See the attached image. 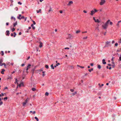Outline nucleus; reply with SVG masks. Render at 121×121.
Wrapping results in <instances>:
<instances>
[{"mask_svg":"<svg viewBox=\"0 0 121 121\" xmlns=\"http://www.w3.org/2000/svg\"><path fill=\"white\" fill-rule=\"evenodd\" d=\"M98 10L95 9L94 10H92L91 11V13H90V14L92 16L94 14L95 12H97Z\"/></svg>","mask_w":121,"mask_h":121,"instance_id":"1","label":"nucleus"},{"mask_svg":"<svg viewBox=\"0 0 121 121\" xmlns=\"http://www.w3.org/2000/svg\"><path fill=\"white\" fill-rule=\"evenodd\" d=\"M105 2L106 1L105 0H101V1L99 3V4L101 5H102L105 3Z\"/></svg>","mask_w":121,"mask_h":121,"instance_id":"2","label":"nucleus"},{"mask_svg":"<svg viewBox=\"0 0 121 121\" xmlns=\"http://www.w3.org/2000/svg\"><path fill=\"white\" fill-rule=\"evenodd\" d=\"M29 99L27 98L26 99L24 102L23 103L22 105L23 106H25L26 104L27 103V102L28 101Z\"/></svg>","mask_w":121,"mask_h":121,"instance_id":"3","label":"nucleus"},{"mask_svg":"<svg viewBox=\"0 0 121 121\" xmlns=\"http://www.w3.org/2000/svg\"><path fill=\"white\" fill-rule=\"evenodd\" d=\"M108 26L105 24H104L102 25V26L104 29H106L108 27Z\"/></svg>","mask_w":121,"mask_h":121,"instance_id":"4","label":"nucleus"},{"mask_svg":"<svg viewBox=\"0 0 121 121\" xmlns=\"http://www.w3.org/2000/svg\"><path fill=\"white\" fill-rule=\"evenodd\" d=\"M121 22V21H119L116 24V26L118 28H119L120 26V23Z\"/></svg>","mask_w":121,"mask_h":121,"instance_id":"5","label":"nucleus"},{"mask_svg":"<svg viewBox=\"0 0 121 121\" xmlns=\"http://www.w3.org/2000/svg\"><path fill=\"white\" fill-rule=\"evenodd\" d=\"M93 19L95 22H97L98 23H99L100 22V21L98 19H96L94 17H93Z\"/></svg>","mask_w":121,"mask_h":121,"instance_id":"6","label":"nucleus"},{"mask_svg":"<svg viewBox=\"0 0 121 121\" xmlns=\"http://www.w3.org/2000/svg\"><path fill=\"white\" fill-rule=\"evenodd\" d=\"M73 2L72 1H70L68 3V4L67 5H70L71 4H72Z\"/></svg>","mask_w":121,"mask_h":121,"instance_id":"7","label":"nucleus"},{"mask_svg":"<svg viewBox=\"0 0 121 121\" xmlns=\"http://www.w3.org/2000/svg\"><path fill=\"white\" fill-rule=\"evenodd\" d=\"M3 61L2 59H0V66H3V65H2V63Z\"/></svg>","mask_w":121,"mask_h":121,"instance_id":"8","label":"nucleus"},{"mask_svg":"<svg viewBox=\"0 0 121 121\" xmlns=\"http://www.w3.org/2000/svg\"><path fill=\"white\" fill-rule=\"evenodd\" d=\"M6 35L9 36V31L8 30H7L6 31Z\"/></svg>","mask_w":121,"mask_h":121,"instance_id":"9","label":"nucleus"},{"mask_svg":"<svg viewBox=\"0 0 121 121\" xmlns=\"http://www.w3.org/2000/svg\"><path fill=\"white\" fill-rule=\"evenodd\" d=\"M22 16L21 14H19L18 16H17V18L20 20L21 19V17H22Z\"/></svg>","mask_w":121,"mask_h":121,"instance_id":"10","label":"nucleus"},{"mask_svg":"<svg viewBox=\"0 0 121 121\" xmlns=\"http://www.w3.org/2000/svg\"><path fill=\"white\" fill-rule=\"evenodd\" d=\"M40 45L39 46L40 48H41L42 47V43L41 42H39Z\"/></svg>","mask_w":121,"mask_h":121,"instance_id":"11","label":"nucleus"},{"mask_svg":"<svg viewBox=\"0 0 121 121\" xmlns=\"http://www.w3.org/2000/svg\"><path fill=\"white\" fill-rule=\"evenodd\" d=\"M110 21V20H108V21H107L105 23V24L107 25L108 26V25L109 23V22Z\"/></svg>","mask_w":121,"mask_h":121,"instance_id":"12","label":"nucleus"},{"mask_svg":"<svg viewBox=\"0 0 121 121\" xmlns=\"http://www.w3.org/2000/svg\"><path fill=\"white\" fill-rule=\"evenodd\" d=\"M102 61L103 64H106V62L105 61V60L104 59H103Z\"/></svg>","mask_w":121,"mask_h":121,"instance_id":"13","label":"nucleus"},{"mask_svg":"<svg viewBox=\"0 0 121 121\" xmlns=\"http://www.w3.org/2000/svg\"><path fill=\"white\" fill-rule=\"evenodd\" d=\"M41 9H39V10H37V13H41Z\"/></svg>","mask_w":121,"mask_h":121,"instance_id":"14","label":"nucleus"},{"mask_svg":"<svg viewBox=\"0 0 121 121\" xmlns=\"http://www.w3.org/2000/svg\"><path fill=\"white\" fill-rule=\"evenodd\" d=\"M60 65V63H57V64H56V65L54 66V67H56L57 66H58L59 65Z\"/></svg>","mask_w":121,"mask_h":121,"instance_id":"15","label":"nucleus"},{"mask_svg":"<svg viewBox=\"0 0 121 121\" xmlns=\"http://www.w3.org/2000/svg\"><path fill=\"white\" fill-rule=\"evenodd\" d=\"M31 26L32 27V28L34 30L35 29V28L33 24H32L31 25Z\"/></svg>","mask_w":121,"mask_h":121,"instance_id":"16","label":"nucleus"},{"mask_svg":"<svg viewBox=\"0 0 121 121\" xmlns=\"http://www.w3.org/2000/svg\"><path fill=\"white\" fill-rule=\"evenodd\" d=\"M5 71V70L4 69H2V71L1 72V73L2 74H4V71Z\"/></svg>","mask_w":121,"mask_h":121,"instance_id":"17","label":"nucleus"},{"mask_svg":"<svg viewBox=\"0 0 121 121\" xmlns=\"http://www.w3.org/2000/svg\"><path fill=\"white\" fill-rule=\"evenodd\" d=\"M17 21L15 23H14L13 24L14 27H15L16 25H17Z\"/></svg>","mask_w":121,"mask_h":121,"instance_id":"18","label":"nucleus"},{"mask_svg":"<svg viewBox=\"0 0 121 121\" xmlns=\"http://www.w3.org/2000/svg\"><path fill=\"white\" fill-rule=\"evenodd\" d=\"M93 68H91V69H88V71L89 72H91V71H93Z\"/></svg>","mask_w":121,"mask_h":121,"instance_id":"19","label":"nucleus"},{"mask_svg":"<svg viewBox=\"0 0 121 121\" xmlns=\"http://www.w3.org/2000/svg\"><path fill=\"white\" fill-rule=\"evenodd\" d=\"M72 36V35H71L70 34L68 35V38H71Z\"/></svg>","mask_w":121,"mask_h":121,"instance_id":"20","label":"nucleus"},{"mask_svg":"<svg viewBox=\"0 0 121 121\" xmlns=\"http://www.w3.org/2000/svg\"><path fill=\"white\" fill-rule=\"evenodd\" d=\"M97 67L98 69H100L101 68V65H98Z\"/></svg>","mask_w":121,"mask_h":121,"instance_id":"21","label":"nucleus"},{"mask_svg":"<svg viewBox=\"0 0 121 121\" xmlns=\"http://www.w3.org/2000/svg\"><path fill=\"white\" fill-rule=\"evenodd\" d=\"M45 67L47 69H48L49 68L48 66L47 65H45Z\"/></svg>","mask_w":121,"mask_h":121,"instance_id":"22","label":"nucleus"},{"mask_svg":"<svg viewBox=\"0 0 121 121\" xmlns=\"http://www.w3.org/2000/svg\"><path fill=\"white\" fill-rule=\"evenodd\" d=\"M77 66L78 67H79L82 68H84V67L83 66H80L79 65H77Z\"/></svg>","mask_w":121,"mask_h":121,"instance_id":"23","label":"nucleus"},{"mask_svg":"<svg viewBox=\"0 0 121 121\" xmlns=\"http://www.w3.org/2000/svg\"><path fill=\"white\" fill-rule=\"evenodd\" d=\"M51 68L52 69H54V67L53 66V64H52L51 65Z\"/></svg>","mask_w":121,"mask_h":121,"instance_id":"24","label":"nucleus"},{"mask_svg":"<svg viewBox=\"0 0 121 121\" xmlns=\"http://www.w3.org/2000/svg\"><path fill=\"white\" fill-rule=\"evenodd\" d=\"M31 66V65L30 64H29L28 66H27V67L28 68V69H29L30 68V66Z\"/></svg>","mask_w":121,"mask_h":121,"instance_id":"25","label":"nucleus"},{"mask_svg":"<svg viewBox=\"0 0 121 121\" xmlns=\"http://www.w3.org/2000/svg\"><path fill=\"white\" fill-rule=\"evenodd\" d=\"M35 119L37 121H39V120L38 119L37 117H35Z\"/></svg>","mask_w":121,"mask_h":121,"instance_id":"26","label":"nucleus"},{"mask_svg":"<svg viewBox=\"0 0 121 121\" xmlns=\"http://www.w3.org/2000/svg\"><path fill=\"white\" fill-rule=\"evenodd\" d=\"M31 89L33 91H35L36 90V89L34 88H32Z\"/></svg>","mask_w":121,"mask_h":121,"instance_id":"27","label":"nucleus"},{"mask_svg":"<svg viewBox=\"0 0 121 121\" xmlns=\"http://www.w3.org/2000/svg\"><path fill=\"white\" fill-rule=\"evenodd\" d=\"M1 52V55L2 56H3L4 54V53L3 51H2Z\"/></svg>","mask_w":121,"mask_h":121,"instance_id":"28","label":"nucleus"},{"mask_svg":"<svg viewBox=\"0 0 121 121\" xmlns=\"http://www.w3.org/2000/svg\"><path fill=\"white\" fill-rule=\"evenodd\" d=\"M7 99H8V98L7 97H6L5 98H4V99L5 101H6V100H7Z\"/></svg>","mask_w":121,"mask_h":121,"instance_id":"29","label":"nucleus"},{"mask_svg":"<svg viewBox=\"0 0 121 121\" xmlns=\"http://www.w3.org/2000/svg\"><path fill=\"white\" fill-rule=\"evenodd\" d=\"M51 11H52V10L51 8V7H50V9L49 10V12H50Z\"/></svg>","mask_w":121,"mask_h":121,"instance_id":"30","label":"nucleus"},{"mask_svg":"<svg viewBox=\"0 0 121 121\" xmlns=\"http://www.w3.org/2000/svg\"><path fill=\"white\" fill-rule=\"evenodd\" d=\"M49 95V93H48V92H46L45 94V95H47V96H48V95Z\"/></svg>","mask_w":121,"mask_h":121,"instance_id":"31","label":"nucleus"},{"mask_svg":"<svg viewBox=\"0 0 121 121\" xmlns=\"http://www.w3.org/2000/svg\"><path fill=\"white\" fill-rule=\"evenodd\" d=\"M42 73H43L42 75H43V77L45 75V74H44V73H45V72L44 71H43L42 72Z\"/></svg>","mask_w":121,"mask_h":121,"instance_id":"32","label":"nucleus"},{"mask_svg":"<svg viewBox=\"0 0 121 121\" xmlns=\"http://www.w3.org/2000/svg\"><path fill=\"white\" fill-rule=\"evenodd\" d=\"M3 104V102L2 101H0V105H1Z\"/></svg>","mask_w":121,"mask_h":121,"instance_id":"33","label":"nucleus"},{"mask_svg":"<svg viewBox=\"0 0 121 121\" xmlns=\"http://www.w3.org/2000/svg\"><path fill=\"white\" fill-rule=\"evenodd\" d=\"M14 37H15L16 36V35L17 34H16V33L15 32H14Z\"/></svg>","mask_w":121,"mask_h":121,"instance_id":"34","label":"nucleus"},{"mask_svg":"<svg viewBox=\"0 0 121 121\" xmlns=\"http://www.w3.org/2000/svg\"><path fill=\"white\" fill-rule=\"evenodd\" d=\"M118 45V44L117 43H116L115 44V46H116V47H117V45Z\"/></svg>","mask_w":121,"mask_h":121,"instance_id":"35","label":"nucleus"},{"mask_svg":"<svg viewBox=\"0 0 121 121\" xmlns=\"http://www.w3.org/2000/svg\"><path fill=\"white\" fill-rule=\"evenodd\" d=\"M110 42H109L108 41H107L106 42V43L107 44H108L109 43H110Z\"/></svg>","mask_w":121,"mask_h":121,"instance_id":"36","label":"nucleus"},{"mask_svg":"<svg viewBox=\"0 0 121 121\" xmlns=\"http://www.w3.org/2000/svg\"><path fill=\"white\" fill-rule=\"evenodd\" d=\"M32 21L33 22V24L34 25H35L36 24V23L33 20H32Z\"/></svg>","mask_w":121,"mask_h":121,"instance_id":"37","label":"nucleus"},{"mask_svg":"<svg viewBox=\"0 0 121 121\" xmlns=\"http://www.w3.org/2000/svg\"><path fill=\"white\" fill-rule=\"evenodd\" d=\"M80 32V30H78L76 32V33H79Z\"/></svg>","mask_w":121,"mask_h":121,"instance_id":"38","label":"nucleus"},{"mask_svg":"<svg viewBox=\"0 0 121 121\" xmlns=\"http://www.w3.org/2000/svg\"><path fill=\"white\" fill-rule=\"evenodd\" d=\"M2 65H4V66H6V65L4 63H2Z\"/></svg>","mask_w":121,"mask_h":121,"instance_id":"39","label":"nucleus"},{"mask_svg":"<svg viewBox=\"0 0 121 121\" xmlns=\"http://www.w3.org/2000/svg\"><path fill=\"white\" fill-rule=\"evenodd\" d=\"M25 18V17L23 16H22L21 17V19H24Z\"/></svg>","mask_w":121,"mask_h":121,"instance_id":"40","label":"nucleus"},{"mask_svg":"<svg viewBox=\"0 0 121 121\" xmlns=\"http://www.w3.org/2000/svg\"><path fill=\"white\" fill-rule=\"evenodd\" d=\"M15 30V29L14 28H13L12 29V31L13 32V31H14V30Z\"/></svg>","mask_w":121,"mask_h":121,"instance_id":"41","label":"nucleus"},{"mask_svg":"<svg viewBox=\"0 0 121 121\" xmlns=\"http://www.w3.org/2000/svg\"><path fill=\"white\" fill-rule=\"evenodd\" d=\"M118 42L120 43H121V39H120L119 40V41H118Z\"/></svg>","mask_w":121,"mask_h":121,"instance_id":"42","label":"nucleus"},{"mask_svg":"<svg viewBox=\"0 0 121 121\" xmlns=\"http://www.w3.org/2000/svg\"><path fill=\"white\" fill-rule=\"evenodd\" d=\"M110 23V25H112V22H110V23Z\"/></svg>","mask_w":121,"mask_h":121,"instance_id":"43","label":"nucleus"},{"mask_svg":"<svg viewBox=\"0 0 121 121\" xmlns=\"http://www.w3.org/2000/svg\"><path fill=\"white\" fill-rule=\"evenodd\" d=\"M22 84H23L22 83H20L19 84V86H21V85H22Z\"/></svg>","mask_w":121,"mask_h":121,"instance_id":"44","label":"nucleus"},{"mask_svg":"<svg viewBox=\"0 0 121 121\" xmlns=\"http://www.w3.org/2000/svg\"><path fill=\"white\" fill-rule=\"evenodd\" d=\"M10 63L9 62L8 63H7V65H10Z\"/></svg>","mask_w":121,"mask_h":121,"instance_id":"45","label":"nucleus"},{"mask_svg":"<svg viewBox=\"0 0 121 121\" xmlns=\"http://www.w3.org/2000/svg\"><path fill=\"white\" fill-rule=\"evenodd\" d=\"M119 60L120 61H121V54L120 55V57H119Z\"/></svg>","mask_w":121,"mask_h":121,"instance_id":"46","label":"nucleus"},{"mask_svg":"<svg viewBox=\"0 0 121 121\" xmlns=\"http://www.w3.org/2000/svg\"><path fill=\"white\" fill-rule=\"evenodd\" d=\"M70 90L72 92H73L74 91V90L73 89H71Z\"/></svg>","mask_w":121,"mask_h":121,"instance_id":"47","label":"nucleus"},{"mask_svg":"<svg viewBox=\"0 0 121 121\" xmlns=\"http://www.w3.org/2000/svg\"><path fill=\"white\" fill-rule=\"evenodd\" d=\"M83 12L84 13H87V12H86V10H84L83 11Z\"/></svg>","mask_w":121,"mask_h":121,"instance_id":"48","label":"nucleus"},{"mask_svg":"<svg viewBox=\"0 0 121 121\" xmlns=\"http://www.w3.org/2000/svg\"><path fill=\"white\" fill-rule=\"evenodd\" d=\"M18 4H20V5H21L22 4V3H21L20 2H18Z\"/></svg>","mask_w":121,"mask_h":121,"instance_id":"49","label":"nucleus"},{"mask_svg":"<svg viewBox=\"0 0 121 121\" xmlns=\"http://www.w3.org/2000/svg\"><path fill=\"white\" fill-rule=\"evenodd\" d=\"M65 49H69V48H68V47H67V48H65Z\"/></svg>","mask_w":121,"mask_h":121,"instance_id":"50","label":"nucleus"},{"mask_svg":"<svg viewBox=\"0 0 121 121\" xmlns=\"http://www.w3.org/2000/svg\"><path fill=\"white\" fill-rule=\"evenodd\" d=\"M1 96H3L4 95V94L3 93H1Z\"/></svg>","mask_w":121,"mask_h":121,"instance_id":"51","label":"nucleus"},{"mask_svg":"<svg viewBox=\"0 0 121 121\" xmlns=\"http://www.w3.org/2000/svg\"><path fill=\"white\" fill-rule=\"evenodd\" d=\"M90 65L92 66H93V63H91L90 64Z\"/></svg>","mask_w":121,"mask_h":121,"instance_id":"52","label":"nucleus"},{"mask_svg":"<svg viewBox=\"0 0 121 121\" xmlns=\"http://www.w3.org/2000/svg\"><path fill=\"white\" fill-rule=\"evenodd\" d=\"M87 32L86 31H85L82 32V33H87Z\"/></svg>","mask_w":121,"mask_h":121,"instance_id":"53","label":"nucleus"},{"mask_svg":"<svg viewBox=\"0 0 121 121\" xmlns=\"http://www.w3.org/2000/svg\"><path fill=\"white\" fill-rule=\"evenodd\" d=\"M87 38V37H84L83 38V39H86Z\"/></svg>","mask_w":121,"mask_h":121,"instance_id":"54","label":"nucleus"},{"mask_svg":"<svg viewBox=\"0 0 121 121\" xmlns=\"http://www.w3.org/2000/svg\"><path fill=\"white\" fill-rule=\"evenodd\" d=\"M24 65H25V64H22L21 65V66H24Z\"/></svg>","mask_w":121,"mask_h":121,"instance_id":"55","label":"nucleus"},{"mask_svg":"<svg viewBox=\"0 0 121 121\" xmlns=\"http://www.w3.org/2000/svg\"><path fill=\"white\" fill-rule=\"evenodd\" d=\"M6 24L7 26H8L9 25V23L8 22H7L6 23Z\"/></svg>","mask_w":121,"mask_h":121,"instance_id":"56","label":"nucleus"},{"mask_svg":"<svg viewBox=\"0 0 121 121\" xmlns=\"http://www.w3.org/2000/svg\"><path fill=\"white\" fill-rule=\"evenodd\" d=\"M60 13H62V11H60Z\"/></svg>","mask_w":121,"mask_h":121,"instance_id":"57","label":"nucleus"},{"mask_svg":"<svg viewBox=\"0 0 121 121\" xmlns=\"http://www.w3.org/2000/svg\"><path fill=\"white\" fill-rule=\"evenodd\" d=\"M115 43V42L113 40L112 42V43Z\"/></svg>","mask_w":121,"mask_h":121,"instance_id":"58","label":"nucleus"},{"mask_svg":"<svg viewBox=\"0 0 121 121\" xmlns=\"http://www.w3.org/2000/svg\"><path fill=\"white\" fill-rule=\"evenodd\" d=\"M3 99V98H2V99H1V98H0V101H1L2 99Z\"/></svg>","mask_w":121,"mask_h":121,"instance_id":"59","label":"nucleus"},{"mask_svg":"<svg viewBox=\"0 0 121 121\" xmlns=\"http://www.w3.org/2000/svg\"><path fill=\"white\" fill-rule=\"evenodd\" d=\"M13 34L12 33L11 34V36H13Z\"/></svg>","mask_w":121,"mask_h":121,"instance_id":"60","label":"nucleus"},{"mask_svg":"<svg viewBox=\"0 0 121 121\" xmlns=\"http://www.w3.org/2000/svg\"><path fill=\"white\" fill-rule=\"evenodd\" d=\"M21 34H22V33H21V32H20L19 33V35H21Z\"/></svg>","mask_w":121,"mask_h":121,"instance_id":"61","label":"nucleus"},{"mask_svg":"<svg viewBox=\"0 0 121 121\" xmlns=\"http://www.w3.org/2000/svg\"><path fill=\"white\" fill-rule=\"evenodd\" d=\"M8 89V87H5L4 88V89Z\"/></svg>","mask_w":121,"mask_h":121,"instance_id":"62","label":"nucleus"},{"mask_svg":"<svg viewBox=\"0 0 121 121\" xmlns=\"http://www.w3.org/2000/svg\"><path fill=\"white\" fill-rule=\"evenodd\" d=\"M30 58V56H29L27 58V60H28V59H29Z\"/></svg>","mask_w":121,"mask_h":121,"instance_id":"63","label":"nucleus"},{"mask_svg":"<svg viewBox=\"0 0 121 121\" xmlns=\"http://www.w3.org/2000/svg\"><path fill=\"white\" fill-rule=\"evenodd\" d=\"M35 111H34L33 112V114H35Z\"/></svg>","mask_w":121,"mask_h":121,"instance_id":"64","label":"nucleus"}]
</instances>
